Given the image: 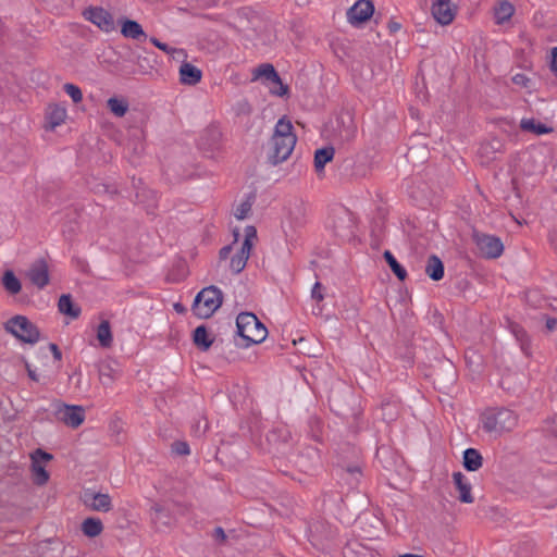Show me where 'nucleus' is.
I'll return each instance as SVG.
<instances>
[{
    "instance_id": "obj_1",
    "label": "nucleus",
    "mask_w": 557,
    "mask_h": 557,
    "mask_svg": "<svg viewBox=\"0 0 557 557\" xmlns=\"http://www.w3.org/2000/svg\"><path fill=\"white\" fill-rule=\"evenodd\" d=\"M297 141L289 121L280 119L268 144L267 158L269 163L277 165L292 154Z\"/></svg>"
},
{
    "instance_id": "obj_2",
    "label": "nucleus",
    "mask_w": 557,
    "mask_h": 557,
    "mask_svg": "<svg viewBox=\"0 0 557 557\" xmlns=\"http://www.w3.org/2000/svg\"><path fill=\"white\" fill-rule=\"evenodd\" d=\"M519 422L518 414L505 407L487 408L481 414L482 428L486 433L500 436L513 431Z\"/></svg>"
},
{
    "instance_id": "obj_3",
    "label": "nucleus",
    "mask_w": 557,
    "mask_h": 557,
    "mask_svg": "<svg viewBox=\"0 0 557 557\" xmlns=\"http://www.w3.org/2000/svg\"><path fill=\"white\" fill-rule=\"evenodd\" d=\"M237 334L246 342L248 347L262 343L268 336L264 324L251 312H242L236 318Z\"/></svg>"
},
{
    "instance_id": "obj_4",
    "label": "nucleus",
    "mask_w": 557,
    "mask_h": 557,
    "mask_svg": "<svg viewBox=\"0 0 557 557\" xmlns=\"http://www.w3.org/2000/svg\"><path fill=\"white\" fill-rule=\"evenodd\" d=\"M223 294L214 285L202 288L196 296L193 305L194 313L201 318H210L222 305Z\"/></svg>"
},
{
    "instance_id": "obj_5",
    "label": "nucleus",
    "mask_w": 557,
    "mask_h": 557,
    "mask_svg": "<svg viewBox=\"0 0 557 557\" xmlns=\"http://www.w3.org/2000/svg\"><path fill=\"white\" fill-rule=\"evenodd\" d=\"M4 330L18 341L35 344L39 341L38 327L25 315H14L4 323Z\"/></svg>"
},
{
    "instance_id": "obj_6",
    "label": "nucleus",
    "mask_w": 557,
    "mask_h": 557,
    "mask_svg": "<svg viewBox=\"0 0 557 557\" xmlns=\"http://www.w3.org/2000/svg\"><path fill=\"white\" fill-rule=\"evenodd\" d=\"M256 237H257L256 228L253 226H247L245 228V239L242 244V247H240L239 251L232 257L231 262H230V268L235 274L240 273L245 269L247 260L249 259V256H250V252L252 249L253 240L256 239Z\"/></svg>"
},
{
    "instance_id": "obj_7",
    "label": "nucleus",
    "mask_w": 557,
    "mask_h": 557,
    "mask_svg": "<svg viewBox=\"0 0 557 557\" xmlns=\"http://www.w3.org/2000/svg\"><path fill=\"white\" fill-rule=\"evenodd\" d=\"M473 240L480 255L487 259L498 258L504 251L502 240L493 235H487L480 232H473Z\"/></svg>"
},
{
    "instance_id": "obj_8",
    "label": "nucleus",
    "mask_w": 557,
    "mask_h": 557,
    "mask_svg": "<svg viewBox=\"0 0 557 557\" xmlns=\"http://www.w3.org/2000/svg\"><path fill=\"white\" fill-rule=\"evenodd\" d=\"M54 416L59 421L73 429L78 428L85 420V411L82 406L63 403L55 405Z\"/></svg>"
},
{
    "instance_id": "obj_9",
    "label": "nucleus",
    "mask_w": 557,
    "mask_h": 557,
    "mask_svg": "<svg viewBox=\"0 0 557 557\" xmlns=\"http://www.w3.org/2000/svg\"><path fill=\"white\" fill-rule=\"evenodd\" d=\"M265 78L267 82L274 85L271 92L276 96H284L288 92V87L283 84L281 77L270 63L259 65L253 72V79Z\"/></svg>"
},
{
    "instance_id": "obj_10",
    "label": "nucleus",
    "mask_w": 557,
    "mask_h": 557,
    "mask_svg": "<svg viewBox=\"0 0 557 557\" xmlns=\"http://www.w3.org/2000/svg\"><path fill=\"white\" fill-rule=\"evenodd\" d=\"M84 17L106 33H110L115 28L113 16L103 8L91 7L84 11Z\"/></svg>"
},
{
    "instance_id": "obj_11",
    "label": "nucleus",
    "mask_w": 557,
    "mask_h": 557,
    "mask_svg": "<svg viewBox=\"0 0 557 557\" xmlns=\"http://www.w3.org/2000/svg\"><path fill=\"white\" fill-rule=\"evenodd\" d=\"M374 13V5L370 0H358L348 11L347 20L351 25H359L368 21Z\"/></svg>"
},
{
    "instance_id": "obj_12",
    "label": "nucleus",
    "mask_w": 557,
    "mask_h": 557,
    "mask_svg": "<svg viewBox=\"0 0 557 557\" xmlns=\"http://www.w3.org/2000/svg\"><path fill=\"white\" fill-rule=\"evenodd\" d=\"M27 277L39 289L46 287L50 282L49 268L44 259H38L29 267Z\"/></svg>"
},
{
    "instance_id": "obj_13",
    "label": "nucleus",
    "mask_w": 557,
    "mask_h": 557,
    "mask_svg": "<svg viewBox=\"0 0 557 557\" xmlns=\"http://www.w3.org/2000/svg\"><path fill=\"white\" fill-rule=\"evenodd\" d=\"M83 502L95 511L108 512L112 509V500L109 494L87 490L84 492Z\"/></svg>"
},
{
    "instance_id": "obj_14",
    "label": "nucleus",
    "mask_w": 557,
    "mask_h": 557,
    "mask_svg": "<svg viewBox=\"0 0 557 557\" xmlns=\"http://www.w3.org/2000/svg\"><path fill=\"white\" fill-rule=\"evenodd\" d=\"M456 11L450 0H437L432 5V15L442 25L453 22Z\"/></svg>"
},
{
    "instance_id": "obj_15",
    "label": "nucleus",
    "mask_w": 557,
    "mask_h": 557,
    "mask_svg": "<svg viewBox=\"0 0 557 557\" xmlns=\"http://www.w3.org/2000/svg\"><path fill=\"white\" fill-rule=\"evenodd\" d=\"M99 381L104 387H110L121 376V371L114 361H106L99 364Z\"/></svg>"
},
{
    "instance_id": "obj_16",
    "label": "nucleus",
    "mask_w": 557,
    "mask_h": 557,
    "mask_svg": "<svg viewBox=\"0 0 557 557\" xmlns=\"http://www.w3.org/2000/svg\"><path fill=\"white\" fill-rule=\"evenodd\" d=\"M453 481L456 490L459 493L458 499L465 504H472L474 502V497L472 496L471 493L472 487L466 475L459 471L454 472Z\"/></svg>"
},
{
    "instance_id": "obj_17",
    "label": "nucleus",
    "mask_w": 557,
    "mask_h": 557,
    "mask_svg": "<svg viewBox=\"0 0 557 557\" xmlns=\"http://www.w3.org/2000/svg\"><path fill=\"white\" fill-rule=\"evenodd\" d=\"M222 138L220 128L215 125L208 126L200 136V146L206 150H214L218 148Z\"/></svg>"
},
{
    "instance_id": "obj_18",
    "label": "nucleus",
    "mask_w": 557,
    "mask_h": 557,
    "mask_svg": "<svg viewBox=\"0 0 557 557\" xmlns=\"http://www.w3.org/2000/svg\"><path fill=\"white\" fill-rule=\"evenodd\" d=\"M181 82L185 85H196L201 81L202 72L190 63H183L180 67Z\"/></svg>"
},
{
    "instance_id": "obj_19",
    "label": "nucleus",
    "mask_w": 557,
    "mask_h": 557,
    "mask_svg": "<svg viewBox=\"0 0 557 557\" xmlns=\"http://www.w3.org/2000/svg\"><path fill=\"white\" fill-rule=\"evenodd\" d=\"M121 34L125 38H131L135 40L147 38V35L144 32L141 25L138 22L128 18L122 22Z\"/></svg>"
},
{
    "instance_id": "obj_20",
    "label": "nucleus",
    "mask_w": 557,
    "mask_h": 557,
    "mask_svg": "<svg viewBox=\"0 0 557 557\" xmlns=\"http://www.w3.org/2000/svg\"><path fill=\"white\" fill-rule=\"evenodd\" d=\"M66 117L65 108L53 104L48 108L47 111V128L54 129L57 126L61 125Z\"/></svg>"
},
{
    "instance_id": "obj_21",
    "label": "nucleus",
    "mask_w": 557,
    "mask_h": 557,
    "mask_svg": "<svg viewBox=\"0 0 557 557\" xmlns=\"http://www.w3.org/2000/svg\"><path fill=\"white\" fill-rule=\"evenodd\" d=\"M425 273L433 281H440L441 278H443L444 264L437 256L432 255L428 258L425 264Z\"/></svg>"
},
{
    "instance_id": "obj_22",
    "label": "nucleus",
    "mask_w": 557,
    "mask_h": 557,
    "mask_svg": "<svg viewBox=\"0 0 557 557\" xmlns=\"http://www.w3.org/2000/svg\"><path fill=\"white\" fill-rule=\"evenodd\" d=\"M58 308L61 313L72 319H77L81 314V308L73 304L72 297L69 294H64L59 298Z\"/></svg>"
},
{
    "instance_id": "obj_23",
    "label": "nucleus",
    "mask_w": 557,
    "mask_h": 557,
    "mask_svg": "<svg viewBox=\"0 0 557 557\" xmlns=\"http://www.w3.org/2000/svg\"><path fill=\"white\" fill-rule=\"evenodd\" d=\"M483 458L479 450L468 448L463 451V467L468 471H476L482 467Z\"/></svg>"
},
{
    "instance_id": "obj_24",
    "label": "nucleus",
    "mask_w": 557,
    "mask_h": 557,
    "mask_svg": "<svg viewBox=\"0 0 557 557\" xmlns=\"http://www.w3.org/2000/svg\"><path fill=\"white\" fill-rule=\"evenodd\" d=\"M193 339L194 344L203 351H207L213 344V339L210 337L205 325H199L195 329Z\"/></svg>"
},
{
    "instance_id": "obj_25",
    "label": "nucleus",
    "mask_w": 557,
    "mask_h": 557,
    "mask_svg": "<svg viewBox=\"0 0 557 557\" xmlns=\"http://www.w3.org/2000/svg\"><path fill=\"white\" fill-rule=\"evenodd\" d=\"M82 531L87 537H96L103 531V524L99 518H86L82 523Z\"/></svg>"
},
{
    "instance_id": "obj_26",
    "label": "nucleus",
    "mask_w": 557,
    "mask_h": 557,
    "mask_svg": "<svg viewBox=\"0 0 557 557\" xmlns=\"http://www.w3.org/2000/svg\"><path fill=\"white\" fill-rule=\"evenodd\" d=\"M520 127L522 131L530 132L536 135L548 134L553 132L552 127L535 121L534 119L521 120Z\"/></svg>"
},
{
    "instance_id": "obj_27",
    "label": "nucleus",
    "mask_w": 557,
    "mask_h": 557,
    "mask_svg": "<svg viewBox=\"0 0 557 557\" xmlns=\"http://www.w3.org/2000/svg\"><path fill=\"white\" fill-rule=\"evenodd\" d=\"M515 13V7L509 1H502L495 8V21L497 24H504L511 18Z\"/></svg>"
},
{
    "instance_id": "obj_28",
    "label": "nucleus",
    "mask_w": 557,
    "mask_h": 557,
    "mask_svg": "<svg viewBox=\"0 0 557 557\" xmlns=\"http://www.w3.org/2000/svg\"><path fill=\"white\" fill-rule=\"evenodd\" d=\"M334 148L333 147H324L318 149L314 153V168L317 172H321L325 164L330 162L334 157Z\"/></svg>"
},
{
    "instance_id": "obj_29",
    "label": "nucleus",
    "mask_w": 557,
    "mask_h": 557,
    "mask_svg": "<svg viewBox=\"0 0 557 557\" xmlns=\"http://www.w3.org/2000/svg\"><path fill=\"white\" fill-rule=\"evenodd\" d=\"M97 339L103 348H109L112 345L113 337L109 321H102L97 329Z\"/></svg>"
},
{
    "instance_id": "obj_30",
    "label": "nucleus",
    "mask_w": 557,
    "mask_h": 557,
    "mask_svg": "<svg viewBox=\"0 0 557 557\" xmlns=\"http://www.w3.org/2000/svg\"><path fill=\"white\" fill-rule=\"evenodd\" d=\"M2 285H3L4 289L11 295H16L22 289V284H21L20 280L15 276V274L11 270H8L4 272V274L2 276Z\"/></svg>"
},
{
    "instance_id": "obj_31",
    "label": "nucleus",
    "mask_w": 557,
    "mask_h": 557,
    "mask_svg": "<svg viewBox=\"0 0 557 557\" xmlns=\"http://www.w3.org/2000/svg\"><path fill=\"white\" fill-rule=\"evenodd\" d=\"M107 106L111 113L117 117H122L128 111V102L125 99L112 97L107 101Z\"/></svg>"
},
{
    "instance_id": "obj_32",
    "label": "nucleus",
    "mask_w": 557,
    "mask_h": 557,
    "mask_svg": "<svg viewBox=\"0 0 557 557\" xmlns=\"http://www.w3.org/2000/svg\"><path fill=\"white\" fill-rule=\"evenodd\" d=\"M383 257L397 278L405 281L407 277V271L398 263L393 253L389 250H385Z\"/></svg>"
},
{
    "instance_id": "obj_33",
    "label": "nucleus",
    "mask_w": 557,
    "mask_h": 557,
    "mask_svg": "<svg viewBox=\"0 0 557 557\" xmlns=\"http://www.w3.org/2000/svg\"><path fill=\"white\" fill-rule=\"evenodd\" d=\"M151 519L154 524L169 525L170 524V516L165 508L160 504H153L151 506Z\"/></svg>"
},
{
    "instance_id": "obj_34",
    "label": "nucleus",
    "mask_w": 557,
    "mask_h": 557,
    "mask_svg": "<svg viewBox=\"0 0 557 557\" xmlns=\"http://www.w3.org/2000/svg\"><path fill=\"white\" fill-rule=\"evenodd\" d=\"M32 472L35 484L45 485L48 482L49 473L40 462L32 460Z\"/></svg>"
},
{
    "instance_id": "obj_35",
    "label": "nucleus",
    "mask_w": 557,
    "mask_h": 557,
    "mask_svg": "<svg viewBox=\"0 0 557 557\" xmlns=\"http://www.w3.org/2000/svg\"><path fill=\"white\" fill-rule=\"evenodd\" d=\"M381 410H382V418L387 422L394 421L398 417V413H399L398 404L396 401H391V400L382 403Z\"/></svg>"
},
{
    "instance_id": "obj_36",
    "label": "nucleus",
    "mask_w": 557,
    "mask_h": 557,
    "mask_svg": "<svg viewBox=\"0 0 557 557\" xmlns=\"http://www.w3.org/2000/svg\"><path fill=\"white\" fill-rule=\"evenodd\" d=\"M347 120L348 121L346 124L344 117H341L343 129H339V137L345 141L351 140L357 132V126L355 125L352 120L349 116H347Z\"/></svg>"
},
{
    "instance_id": "obj_37",
    "label": "nucleus",
    "mask_w": 557,
    "mask_h": 557,
    "mask_svg": "<svg viewBox=\"0 0 557 557\" xmlns=\"http://www.w3.org/2000/svg\"><path fill=\"white\" fill-rule=\"evenodd\" d=\"M289 438V432L284 428H276L269 432L267 440L270 444L286 443Z\"/></svg>"
},
{
    "instance_id": "obj_38",
    "label": "nucleus",
    "mask_w": 557,
    "mask_h": 557,
    "mask_svg": "<svg viewBox=\"0 0 557 557\" xmlns=\"http://www.w3.org/2000/svg\"><path fill=\"white\" fill-rule=\"evenodd\" d=\"M338 221L341 223H338V224L335 223L333 225V230H334L335 234L338 235V236H346V235H348L345 232V226L343 225V223H347V227H349L350 219H349L348 212H346L345 210H342L339 212V215H338Z\"/></svg>"
},
{
    "instance_id": "obj_39",
    "label": "nucleus",
    "mask_w": 557,
    "mask_h": 557,
    "mask_svg": "<svg viewBox=\"0 0 557 557\" xmlns=\"http://www.w3.org/2000/svg\"><path fill=\"white\" fill-rule=\"evenodd\" d=\"M512 333L516 336V338L521 343L522 350L528 354V347H529V338L527 332L523 330V327L519 325H512Z\"/></svg>"
},
{
    "instance_id": "obj_40",
    "label": "nucleus",
    "mask_w": 557,
    "mask_h": 557,
    "mask_svg": "<svg viewBox=\"0 0 557 557\" xmlns=\"http://www.w3.org/2000/svg\"><path fill=\"white\" fill-rule=\"evenodd\" d=\"M64 90L72 98V100L75 103H78L82 101L83 94H82L81 88L77 87L76 85L67 83L64 85Z\"/></svg>"
},
{
    "instance_id": "obj_41",
    "label": "nucleus",
    "mask_w": 557,
    "mask_h": 557,
    "mask_svg": "<svg viewBox=\"0 0 557 557\" xmlns=\"http://www.w3.org/2000/svg\"><path fill=\"white\" fill-rule=\"evenodd\" d=\"M172 451L177 456H187L190 454L189 445L184 441H175L171 445Z\"/></svg>"
},
{
    "instance_id": "obj_42",
    "label": "nucleus",
    "mask_w": 557,
    "mask_h": 557,
    "mask_svg": "<svg viewBox=\"0 0 557 557\" xmlns=\"http://www.w3.org/2000/svg\"><path fill=\"white\" fill-rule=\"evenodd\" d=\"M251 210V202L246 200V201H243L235 210V216L236 219L238 220H244L245 218H247L248 213L250 212Z\"/></svg>"
},
{
    "instance_id": "obj_43",
    "label": "nucleus",
    "mask_w": 557,
    "mask_h": 557,
    "mask_svg": "<svg viewBox=\"0 0 557 557\" xmlns=\"http://www.w3.org/2000/svg\"><path fill=\"white\" fill-rule=\"evenodd\" d=\"M32 460H35V462H47L50 461L53 457L51 454L38 448L30 455Z\"/></svg>"
},
{
    "instance_id": "obj_44",
    "label": "nucleus",
    "mask_w": 557,
    "mask_h": 557,
    "mask_svg": "<svg viewBox=\"0 0 557 557\" xmlns=\"http://www.w3.org/2000/svg\"><path fill=\"white\" fill-rule=\"evenodd\" d=\"M150 42L157 47L158 49L164 51L165 53H174V52H177L178 50L176 48H172L170 47L169 45L164 44V42H161L158 38L156 37H151L150 38Z\"/></svg>"
},
{
    "instance_id": "obj_45",
    "label": "nucleus",
    "mask_w": 557,
    "mask_h": 557,
    "mask_svg": "<svg viewBox=\"0 0 557 557\" xmlns=\"http://www.w3.org/2000/svg\"><path fill=\"white\" fill-rule=\"evenodd\" d=\"M311 297L318 302L324 299V295L322 293V284L320 282H315V284L313 285L311 289Z\"/></svg>"
},
{
    "instance_id": "obj_46",
    "label": "nucleus",
    "mask_w": 557,
    "mask_h": 557,
    "mask_svg": "<svg viewBox=\"0 0 557 557\" xmlns=\"http://www.w3.org/2000/svg\"><path fill=\"white\" fill-rule=\"evenodd\" d=\"M237 114L248 115L251 113V106L246 100H242L236 106Z\"/></svg>"
},
{
    "instance_id": "obj_47",
    "label": "nucleus",
    "mask_w": 557,
    "mask_h": 557,
    "mask_svg": "<svg viewBox=\"0 0 557 557\" xmlns=\"http://www.w3.org/2000/svg\"><path fill=\"white\" fill-rule=\"evenodd\" d=\"M546 431L557 438V416L547 421Z\"/></svg>"
},
{
    "instance_id": "obj_48",
    "label": "nucleus",
    "mask_w": 557,
    "mask_h": 557,
    "mask_svg": "<svg viewBox=\"0 0 557 557\" xmlns=\"http://www.w3.org/2000/svg\"><path fill=\"white\" fill-rule=\"evenodd\" d=\"M213 537L215 541H218L220 543H224L226 541V534L221 527H216L213 530Z\"/></svg>"
},
{
    "instance_id": "obj_49",
    "label": "nucleus",
    "mask_w": 557,
    "mask_h": 557,
    "mask_svg": "<svg viewBox=\"0 0 557 557\" xmlns=\"http://www.w3.org/2000/svg\"><path fill=\"white\" fill-rule=\"evenodd\" d=\"M550 55H552V59H550V70H552V72L557 74V47H554L552 49Z\"/></svg>"
},
{
    "instance_id": "obj_50",
    "label": "nucleus",
    "mask_w": 557,
    "mask_h": 557,
    "mask_svg": "<svg viewBox=\"0 0 557 557\" xmlns=\"http://www.w3.org/2000/svg\"><path fill=\"white\" fill-rule=\"evenodd\" d=\"M49 348L53 355V358L58 361H60L62 359V352L61 350L59 349L58 345L54 344V343H51L49 344Z\"/></svg>"
},
{
    "instance_id": "obj_51",
    "label": "nucleus",
    "mask_w": 557,
    "mask_h": 557,
    "mask_svg": "<svg viewBox=\"0 0 557 557\" xmlns=\"http://www.w3.org/2000/svg\"><path fill=\"white\" fill-rule=\"evenodd\" d=\"M512 81L515 84L517 85H521V86H527V83L529 82V79L527 78L525 75L523 74H517L512 77Z\"/></svg>"
},
{
    "instance_id": "obj_52",
    "label": "nucleus",
    "mask_w": 557,
    "mask_h": 557,
    "mask_svg": "<svg viewBox=\"0 0 557 557\" xmlns=\"http://www.w3.org/2000/svg\"><path fill=\"white\" fill-rule=\"evenodd\" d=\"M231 251H232L231 245H227V246H224L223 248H221L220 252H219L220 260L226 259L230 256Z\"/></svg>"
},
{
    "instance_id": "obj_53",
    "label": "nucleus",
    "mask_w": 557,
    "mask_h": 557,
    "mask_svg": "<svg viewBox=\"0 0 557 557\" xmlns=\"http://www.w3.org/2000/svg\"><path fill=\"white\" fill-rule=\"evenodd\" d=\"M557 326V319L555 318H549L546 320V327L547 330L549 331H554Z\"/></svg>"
},
{
    "instance_id": "obj_54",
    "label": "nucleus",
    "mask_w": 557,
    "mask_h": 557,
    "mask_svg": "<svg viewBox=\"0 0 557 557\" xmlns=\"http://www.w3.org/2000/svg\"><path fill=\"white\" fill-rule=\"evenodd\" d=\"M26 370H27V374L29 376L30 380L37 382L39 381V377L37 375V373L35 372V370H33L29 364H26Z\"/></svg>"
},
{
    "instance_id": "obj_55",
    "label": "nucleus",
    "mask_w": 557,
    "mask_h": 557,
    "mask_svg": "<svg viewBox=\"0 0 557 557\" xmlns=\"http://www.w3.org/2000/svg\"><path fill=\"white\" fill-rule=\"evenodd\" d=\"M388 28L392 33H396L400 29V24L397 23V22H389L388 23Z\"/></svg>"
},
{
    "instance_id": "obj_56",
    "label": "nucleus",
    "mask_w": 557,
    "mask_h": 557,
    "mask_svg": "<svg viewBox=\"0 0 557 557\" xmlns=\"http://www.w3.org/2000/svg\"><path fill=\"white\" fill-rule=\"evenodd\" d=\"M347 471L350 473V474H360V468L355 466V467H351V468H348Z\"/></svg>"
},
{
    "instance_id": "obj_57",
    "label": "nucleus",
    "mask_w": 557,
    "mask_h": 557,
    "mask_svg": "<svg viewBox=\"0 0 557 557\" xmlns=\"http://www.w3.org/2000/svg\"><path fill=\"white\" fill-rule=\"evenodd\" d=\"M400 557H423L421 555H414V554H406V555H403Z\"/></svg>"
},
{
    "instance_id": "obj_58",
    "label": "nucleus",
    "mask_w": 557,
    "mask_h": 557,
    "mask_svg": "<svg viewBox=\"0 0 557 557\" xmlns=\"http://www.w3.org/2000/svg\"><path fill=\"white\" fill-rule=\"evenodd\" d=\"M175 309H176L177 311H182V310H183V308H182V307H181V305H178V304H177V305H175Z\"/></svg>"
},
{
    "instance_id": "obj_59",
    "label": "nucleus",
    "mask_w": 557,
    "mask_h": 557,
    "mask_svg": "<svg viewBox=\"0 0 557 557\" xmlns=\"http://www.w3.org/2000/svg\"><path fill=\"white\" fill-rule=\"evenodd\" d=\"M196 432H200V423L196 425Z\"/></svg>"
},
{
    "instance_id": "obj_60",
    "label": "nucleus",
    "mask_w": 557,
    "mask_h": 557,
    "mask_svg": "<svg viewBox=\"0 0 557 557\" xmlns=\"http://www.w3.org/2000/svg\"><path fill=\"white\" fill-rule=\"evenodd\" d=\"M550 240H552V244H554V245H555V249L557 250V243L555 244V242H554L553 237H550Z\"/></svg>"
},
{
    "instance_id": "obj_61",
    "label": "nucleus",
    "mask_w": 557,
    "mask_h": 557,
    "mask_svg": "<svg viewBox=\"0 0 557 557\" xmlns=\"http://www.w3.org/2000/svg\"><path fill=\"white\" fill-rule=\"evenodd\" d=\"M206 430H207V423H205V425H203V430L201 431V433H205V432H206Z\"/></svg>"
}]
</instances>
